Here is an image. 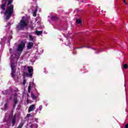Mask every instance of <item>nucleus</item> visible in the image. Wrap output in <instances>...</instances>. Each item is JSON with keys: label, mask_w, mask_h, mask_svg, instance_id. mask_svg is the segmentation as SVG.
I'll return each mask as SVG.
<instances>
[{"label": "nucleus", "mask_w": 128, "mask_h": 128, "mask_svg": "<svg viewBox=\"0 0 128 128\" xmlns=\"http://www.w3.org/2000/svg\"><path fill=\"white\" fill-rule=\"evenodd\" d=\"M14 0H2V4L0 6V8L2 10H6L4 16H6V20H8L14 14V4H12Z\"/></svg>", "instance_id": "nucleus-1"}, {"label": "nucleus", "mask_w": 128, "mask_h": 128, "mask_svg": "<svg viewBox=\"0 0 128 128\" xmlns=\"http://www.w3.org/2000/svg\"><path fill=\"white\" fill-rule=\"evenodd\" d=\"M28 26V20H21L20 24L17 26V29L18 30H24V28H26Z\"/></svg>", "instance_id": "nucleus-2"}, {"label": "nucleus", "mask_w": 128, "mask_h": 128, "mask_svg": "<svg viewBox=\"0 0 128 128\" xmlns=\"http://www.w3.org/2000/svg\"><path fill=\"white\" fill-rule=\"evenodd\" d=\"M24 48H26V42L24 41H21L20 44H19L17 48V50L20 52H22Z\"/></svg>", "instance_id": "nucleus-3"}, {"label": "nucleus", "mask_w": 128, "mask_h": 128, "mask_svg": "<svg viewBox=\"0 0 128 128\" xmlns=\"http://www.w3.org/2000/svg\"><path fill=\"white\" fill-rule=\"evenodd\" d=\"M28 72L30 76H32V72H34V68H32V67L28 66Z\"/></svg>", "instance_id": "nucleus-4"}, {"label": "nucleus", "mask_w": 128, "mask_h": 128, "mask_svg": "<svg viewBox=\"0 0 128 128\" xmlns=\"http://www.w3.org/2000/svg\"><path fill=\"white\" fill-rule=\"evenodd\" d=\"M12 72H11V76L13 78H16V68H11Z\"/></svg>", "instance_id": "nucleus-5"}, {"label": "nucleus", "mask_w": 128, "mask_h": 128, "mask_svg": "<svg viewBox=\"0 0 128 128\" xmlns=\"http://www.w3.org/2000/svg\"><path fill=\"white\" fill-rule=\"evenodd\" d=\"M34 46V43L32 42H29L27 45L28 50H32Z\"/></svg>", "instance_id": "nucleus-6"}, {"label": "nucleus", "mask_w": 128, "mask_h": 128, "mask_svg": "<svg viewBox=\"0 0 128 128\" xmlns=\"http://www.w3.org/2000/svg\"><path fill=\"white\" fill-rule=\"evenodd\" d=\"M13 102H14V108H16V105L18 102V98L15 97L13 99Z\"/></svg>", "instance_id": "nucleus-7"}, {"label": "nucleus", "mask_w": 128, "mask_h": 128, "mask_svg": "<svg viewBox=\"0 0 128 128\" xmlns=\"http://www.w3.org/2000/svg\"><path fill=\"white\" fill-rule=\"evenodd\" d=\"M34 108H36V105L32 104L30 106L28 110V112H32L34 110Z\"/></svg>", "instance_id": "nucleus-8"}, {"label": "nucleus", "mask_w": 128, "mask_h": 128, "mask_svg": "<svg viewBox=\"0 0 128 128\" xmlns=\"http://www.w3.org/2000/svg\"><path fill=\"white\" fill-rule=\"evenodd\" d=\"M32 100H36L38 98V95L36 96V95H34V94L32 93Z\"/></svg>", "instance_id": "nucleus-9"}, {"label": "nucleus", "mask_w": 128, "mask_h": 128, "mask_svg": "<svg viewBox=\"0 0 128 128\" xmlns=\"http://www.w3.org/2000/svg\"><path fill=\"white\" fill-rule=\"evenodd\" d=\"M51 20H54V21L58 20V18L56 16H52L51 17Z\"/></svg>", "instance_id": "nucleus-10"}, {"label": "nucleus", "mask_w": 128, "mask_h": 128, "mask_svg": "<svg viewBox=\"0 0 128 128\" xmlns=\"http://www.w3.org/2000/svg\"><path fill=\"white\" fill-rule=\"evenodd\" d=\"M36 12H38V6H36V8L33 12V16H36Z\"/></svg>", "instance_id": "nucleus-11"}, {"label": "nucleus", "mask_w": 128, "mask_h": 128, "mask_svg": "<svg viewBox=\"0 0 128 128\" xmlns=\"http://www.w3.org/2000/svg\"><path fill=\"white\" fill-rule=\"evenodd\" d=\"M16 119L12 118V126H14V124H16Z\"/></svg>", "instance_id": "nucleus-12"}, {"label": "nucleus", "mask_w": 128, "mask_h": 128, "mask_svg": "<svg viewBox=\"0 0 128 128\" xmlns=\"http://www.w3.org/2000/svg\"><path fill=\"white\" fill-rule=\"evenodd\" d=\"M42 106H39L38 108V109H36V112H40V110H42Z\"/></svg>", "instance_id": "nucleus-13"}, {"label": "nucleus", "mask_w": 128, "mask_h": 128, "mask_svg": "<svg viewBox=\"0 0 128 128\" xmlns=\"http://www.w3.org/2000/svg\"><path fill=\"white\" fill-rule=\"evenodd\" d=\"M36 34L37 36H41L42 34V31H36Z\"/></svg>", "instance_id": "nucleus-14"}, {"label": "nucleus", "mask_w": 128, "mask_h": 128, "mask_svg": "<svg viewBox=\"0 0 128 128\" xmlns=\"http://www.w3.org/2000/svg\"><path fill=\"white\" fill-rule=\"evenodd\" d=\"M29 38L30 40H31L32 42H34V38L30 34L29 35Z\"/></svg>", "instance_id": "nucleus-15"}, {"label": "nucleus", "mask_w": 128, "mask_h": 128, "mask_svg": "<svg viewBox=\"0 0 128 128\" xmlns=\"http://www.w3.org/2000/svg\"><path fill=\"white\" fill-rule=\"evenodd\" d=\"M31 90H32V85L30 84L29 86H28V92L29 94L30 93Z\"/></svg>", "instance_id": "nucleus-16"}, {"label": "nucleus", "mask_w": 128, "mask_h": 128, "mask_svg": "<svg viewBox=\"0 0 128 128\" xmlns=\"http://www.w3.org/2000/svg\"><path fill=\"white\" fill-rule=\"evenodd\" d=\"M76 24H82V20L80 19H76Z\"/></svg>", "instance_id": "nucleus-17"}, {"label": "nucleus", "mask_w": 128, "mask_h": 128, "mask_svg": "<svg viewBox=\"0 0 128 128\" xmlns=\"http://www.w3.org/2000/svg\"><path fill=\"white\" fill-rule=\"evenodd\" d=\"M4 110H8V103H6L4 105Z\"/></svg>", "instance_id": "nucleus-18"}, {"label": "nucleus", "mask_w": 128, "mask_h": 128, "mask_svg": "<svg viewBox=\"0 0 128 128\" xmlns=\"http://www.w3.org/2000/svg\"><path fill=\"white\" fill-rule=\"evenodd\" d=\"M16 68V66H14V62H11V68Z\"/></svg>", "instance_id": "nucleus-19"}, {"label": "nucleus", "mask_w": 128, "mask_h": 128, "mask_svg": "<svg viewBox=\"0 0 128 128\" xmlns=\"http://www.w3.org/2000/svg\"><path fill=\"white\" fill-rule=\"evenodd\" d=\"M12 100V96H10L9 97V98L6 99V102H8V100Z\"/></svg>", "instance_id": "nucleus-20"}, {"label": "nucleus", "mask_w": 128, "mask_h": 128, "mask_svg": "<svg viewBox=\"0 0 128 128\" xmlns=\"http://www.w3.org/2000/svg\"><path fill=\"white\" fill-rule=\"evenodd\" d=\"M24 126V123L22 122L20 123L18 126V128H22Z\"/></svg>", "instance_id": "nucleus-21"}, {"label": "nucleus", "mask_w": 128, "mask_h": 128, "mask_svg": "<svg viewBox=\"0 0 128 128\" xmlns=\"http://www.w3.org/2000/svg\"><path fill=\"white\" fill-rule=\"evenodd\" d=\"M123 68L125 70H126V68H128V64H124L123 66Z\"/></svg>", "instance_id": "nucleus-22"}, {"label": "nucleus", "mask_w": 128, "mask_h": 128, "mask_svg": "<svg viewBox=\"0 0 128 128\" xmlns=\"http://www.w3.org/2000/svg\"><path fill=\"white\" fill-rule=\"evenodd\" d=\"M4 96H6L8 94V90H6L4 92H3Z\"/></svg>", "instance_id": "nucleus-23"}, {"label": "nucleus", "mask_w": 128, "mask_h": 128, "mask_svg": "<svg viewBox=\"0 0 128 128\" xmlns=\"http://www.w3.org/2000/svg\"><path fill=\"white\" fill-rule=\"evenodd\" d=\"M30 116H32L30 114H27V115L26 116V118H28Z\"/></svg>", "instance_id": "nucleus-24"}, {"label": "nucleus", "mask_w": 128, "mask_h": 128, "mask_svg": "<svg viewBox=\"0 0 128 128\" xmlns=\"http://www.w3.org/2000/svg\"><path fill=\"white\" fill-rule=\"evenodd\" d=\"M26 80H23V84H24H24H26Z\"/></svg>", "instance_id": "nucleus-25"}, {"label": "nucleus", "mask_w": 128, "mask_h": 128, "mask_svg": "<svg viewBox=\"0 0 128 128\" xmlns=\"http://www.w3.org/2000/svg\"><path fill=\"white\" fill-rule=\"evenodd\" d=\"M86 48V46H82V47H79V48Z\"/></svg>", "instance_id": "nucleus-26"}, {"label": "nucleus", "mask_w": 128, "mask_h": 128, "mask_svg": "<svg viewBox=\"0 0 128 128\" xmlns=\"http://www.w3.org/2000/svg\"><path fill=\"white\" fill-rule=\"evenodd\" d=\"M12 118H15V120H16V114H14Z\"/></svg>", "instance_id": "nucleus-27"}, {"label": "nucleus", "mask_w": 128, "mask_h": 128, "mask_svg": "<svg viewBox=\"0 0 128 128\" xmlns=\"http://www.w3.org/2000/svg\"><path fill=\"white\" fill-rule=\"evenodd\" d=\"M124 2L125 4H128V3H126V0H124Z\"/></svg>", "instance_id": "nucleus-28"}, {"label": "nucleus", "mask_w": 128, "mask_h": 128, "mask_svg": "<svg viewBox=\"0 0 128 128\" xmlns=\"http://www.w3.org/2000/svg\"><path fill=\"white\" fill-rule=\"evenodd\" d=\"M125 128H128V124H126Z\"/></svg>", "instance_id": "nucleus-29"}, {"label": "nucleus", "mask_w": 128, "mask_h": 128, "mask_svg": "<svg viewBox=\"0 0 128 128\" xmlns=\"http://www.w3.org/2000/svg\"><path fill=\"white\" fill-rule=\"evenodd\" d=\"M16 96H18L17 94H14V98H16Z\"/></svg>", "instance_id": "nucleus-30"}, {"label": "nucleus", "mask_w": 128, "mask_h": 128, "mask_svg": "<svg viewBox=\"0 0 128 128\" xmlns=\"http://www.w3.org/2000/svg\"><path fill=\"white\" fill-rule=\"evenodd\" d=\"M0 14H4V12H1Z\"/></svg>", "instance_id": "nucleus-31"}, {"label": "nucleus", "mask_w": 128, "mask_h": 128, "mask_svg": "<svg viewBox=\"0 0 128 128\" xmlns=\"http://www.w3.org/2000/svg\"><path fill=\"white\" fill-rule=\"evenodd\" d=\"M30 24H32V21H30Z\"/></svg>", "instance_id": "nucleus-32"}, {"label": "nucleus", "mask_w": 128, "mask_h": 128, "mask_svg": "<svg viewBox=\"0 0 128 128\" xmlns=\"http://www.w3.org/2000/svg\"><path fill=\"white\" fill-rule=\"evenodd\" d=\"M36 128H38V125H36Z\"/></svg>", "instance_id": "nucleus-33"}, {"label": "nucleus", "mask_w": 128, "mask_h": 128, "mask_svg": "<svg viewBox=\"0 0 128 128\" xmlns=\"http://www.w3.org/2000/svg\"><path fill=\"white\" fill-rule=\"evenodd\" d=\"M26 74L28 75V73H26Z\"/></svg>", "instance_id": "nucleus-34"}]
</instances>
